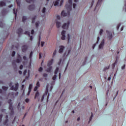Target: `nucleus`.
<instances>
[{
	"label": "nucleus",
	"instance_id": "1",
	"mask_svg": "<svg viewBox=\"0 0 126 126\" xmlns=\"http://www.w3.org/2000/svg\"><path fill=\"white\" fill-rule=\"evenodd\" d=\"M71 5H72V0H69L68 3L66 4L65 8H66V11H63L61 12V15L63 17L65 16H69L70 11H71Z\"/></svg>",
	"mask_w": 126,
	"mask_h": 126
},
{
	"label": "nucleus",
	"instance_id": "2",
	"mask_svg": "<svg viewBox=\"0 0 126 126\" xmlns=\"http://www.w3.org/2000/svg\"><path fill=\"white\" fill-rule=\"evenodd\" d=\"M105 45V40L103 39L98 45V50H103Z\"/></svg>",
	"mask_w": 126,
	"mask_h": 126
},
{
	"label": "nucleus",
	"instance_id": "3",
	"mask_svg": "<svg viewBox=\"0 0 126 126\" xmlns=\"http://www.w3.org/2000/svg\"><path fill=\"white\" fill-rule=\"evenodd\" d=\"M8 103L9 104V109L11 111V114H13V107H12V103H11V99H9L8 101Z\"/></svg>",
	"mask_w": 126,
	"mask_h": 126
},
{
	"label": "nucleus",
	"instance_id": "4",
	"mask_svg": "<svg viewBox=\"0 0 126 126\" xmlns=\"http://www.w3.org/2000/svg\"><path fill=\"white\" fill-rule=\"evenodd\" d=\"M70 23L69 22H67V23H65L63 24V25L62 26V28L63 29H68V27L69 26Z\"/></svg>",
	"mask_w": 126,
	"mask_h": 126
},
{
	"label": "nucleus",
	"instance_id": "5",
	"mask_svg": "<svg viewBox=\"0 0 126 126\" xmlns=\"http://www.w3.org/2000/svg\"><path fill=\"white\" fill-rule=\"evenodd\" d=\"M48 89H49V88L48 87V86H47L46 91H45V94H43V95L41 97V102H43L45 97H47V95H48Z\"/></svg>",
	"mask_w": 126,
	"mask_h": 126
},
{
	"label": "nucleus",
	"instance_id": "6",
	"mask_svg": "<svg viewBox=\"0 0 126 126\" xmlns=\"http://www.w3.org/2000/svg\"><path fill=\"white\" fill-rule=\"evenodd\" d=\"M65 34H66V32L65 31H63L61 32V39L65 40Z\"/></svg>",
	"mask_w": 126,
	"mask_h": 126
},
{
	"label": "nucleus",
	"instance_id": "7",
	"mask_svg": "<svg viewBox=\"0 0 126 126\" xmlns=\"http://www.w3.org/2000/svg\"><path fill=\"white\" fill-rule=\"evenodd\" d=\"M18 83H16L15 85V87L12 86L10 88L11 90H14L15 91H17V89H18V86H19Z\"/></svg>",
	"mask_w": 126,
	"mask_h": 126
},
{
	"label": "nucleus",
	"instance_id": "8",
	"mask_svg": "<svg viewBox=\"0 0 126 126\" xmlns=\"http://www.w3.org/2000/svg\"><path fill=\"white\" fill-rule=\"evenodd\" d=\"M59 71V67H57L55 71V75L53 76V77L52 78V79L53 80H56V79H57V75L56 74H58V72Z\"/></svg>",
	"mask_w": 126,
	"mask_h": 126
},
{
	"label": "nucleus",
	"instance_id": "9",
	"mask_svg": "<svg viewBox=\"0 0 126 126\" xmlns=\"http://www.w3.org/2000/svg\"><path fill=\"white\" fill-rule=\"evenodd\" d=\"M41 86V85L40 84V82L39 81H37L36 84V86L34 87L33 89V91H37V90L39 87Z\"/></svg>",
	"mask_w": 126,
	"mask_h": 126
},
{
	"label": "nucleus",
	"instance_id": "10",
	"mask_svg": "<svg viewBox=\"0 0 126 126\" xmlns=\"http://www.w3.org/2000/svg\"><path fill=\"white\" fill-rule=\"evenodd\" d=\"M106 33L108 34V37L109 40H112L113 38V34H112V33H110V32L108 31H106Z\"/></svg>",
	"mask_w": 126,
	"mask_h": 126
},
{
	"label": "nucleus",
	"instance_id": "11",
	"mask_svg": "<svg viewBox=\"0 0 126 126\" xmlns=\"http://www.w3.org/2000/svg\"><path fill=\"white\" fill-rule=\"evenodd\" d=\"M64 50V46L62 45L60 46V49L59 50V53L60 54H63V50Z\"/></svg>",
	"mask_w": 126,
	"mask_h": 126
},
{
	"label": "nucleus",
	"instance_id": "12",
	"mask_svg": "<svg viewBox=\"0 0 126 126\" xmlns=\"http://www.w3.org/2000/svg\"><path fill=\"white\" fill-rule=\"evenodd\" d=\"M99 41H100V37L98 36L97 38V40L95 43H94L93 46V49L94 50L95 49V47H96V45L98 43H99Z\"/></svg>",
	"mask_w": 126,
	"mask_h": 126
},
{
	"label": "nucleus",
	"instance_id": "13",
	"mask_svg": "<svg viewBox=\"0 0 126 126\" xmlns=\"http://www.w3.org/2000/svg\"><path fill=\"white\" fill-rule=\"evenodd\" d=\"M57 28H60L62 26V23L56 20V21Z\"/></svg>",
	"mask_w": 126,
	"mask_h": 126
},
{
	"label": "nucleus",
	"instance_id": "14",
	"mask_svg": "<svg viewBox=\"0 0 126 126\" xmlns=\"http://www.w3.org/2000/svg\"><path fill=\"white\" fill-rule=\"evenodd\" d=\"M53 63H54V59H52L48 62L47 66H51L53 64Z\"/></svg>",
	"mask_w": 126,
	"mask_h": 126
},
{
	"label": "nucleus",
	"instance_id": "15",
	"mask_svg": "<svg viewBox=\"0 0 126 126\" xmlns=\"http://www.w3.org/2000/svg\"><path fill=\"white\" fill-rule=\"evenodd\" d=\"M22 50L23 53H25V52H26V50H27V46L26 45L23 46L22 47Z\"/></svg>",
	"mask_w": 126,
	"mask_h": 126
},
{
	"label": "nucleus",
	"instance_id": "16",
	"mask_svg": "<svg viewBox=\"0 0 126 126\" xmlns=\"http://www.w3.org/2000/svg\"><path fill=\"white\" fill-rule=\"evenodd\" d=\"M28 9L29 10H33V9H35V5H31L29 6Z\"/></svg>",
	"mask_w": 126,
	"mask_h": 126
},
{
	"label": "nucleus",
	"instance_id": "17",
	"mask_svg": "<svg viewBox=\"0 0 126 126\" xmlns=\"http://www.w3.org/2000/svg\"><path fill=\"white\" fill-rule=\"evenodd\" d=\"M48 68H47V69L46 70V71L47 72H52V69H53V66H48Z\"/></svg>",
	"mask_w": 126,
	"mask_h": 126
},
{
	"label": "nucleus",
	"instance_id": "18",
	"mask_svg": "<svg viewBox=\"0 0 126 126\" xmlns=\"http://www.w3.org/2000/svg\"><path fill=\"white\" fill-rule=\"evenodd\" d=\"M37 19H38V17L37 16H34L32 18V23H34L35 22V20H37Z\"/></svg>",
	"mask_w": 126,
	"mask_h": 126
},
{
	"label": "nucleus",
	"instance_id": "19",
	"mask_svg": "<svg viewBox=\"0 0 126 126\" xmlns=\"http://www.w3.org/2000/svg\"><path fill=\"white\" fill-rule=\"evenodd\" d=\"M9 98H11V99H13L14 98V95L13 94V93H10L8 94Z\"/></svg>",
	"mask_w": 126,
	"mask_h": 126
},
{
	"label": "nucleus",
	"instance_id": "20",
	"mask_svg": "<svg viewBox=\"0 0 126 126\" xmlns=\"http://www.w3.org/2000/svg\"><path fill=\"white\" fill-rule=\"evenodd\" d=\"M21 62V57H20V55H18V59L17 60L16 63H19Z\"/></svg>",
	"mask_w": 126,
	"mask_h": 126
},
{
	"label": "nucleus",
	"instance_id": "21",
	"mask_svg": "<svg viewBox=\"0 0 126 126\" xmlns=\"http://www.w3.org/2000/svg\"><path fill=\"white\" fill-rule=\"evenodd\" d=\"M40 96V93L39 92H36L35 93V96H34V99H36V98H38Z\"/></svg>",
	"mask_w": 126,
	"mask_h": 126
},
{
	"label": "nucleus",
	"instance_id": "22",
	"mask_svg": "<svg viewBox=\"0 0 126 126\" xmlns=\"http://www.w3.org/2000/svg\"><path fill=\"white\" fill-rule=\"evenodd\" d=\"M57 56V50H55L52 55V58H55Z\"/></svg>",
	"mask_w": 126,
	"mask_h": 126
},
{
	"label": "nucleus",
	"instance_id": "23",
	"mask_svg": "<svg viewBox=\"0 0 126 126\" xmlns=\"http://www.w3.org/2000/svg\"><path fill=\"white\" fill-rule=\"evenodd\" d=\"M59 1H60V0H56L55 2H54V6H57V5H58L59 3Z\"/></svg>",
	"mask_w": 126,
	"mask_h": 126
},
{
	"label": "nucleus",
	"instance_id": "24",
	"mask_svg": "<svg viewBox=\"0 0 126 126\" xmlns=\"http://www.w3.org/2000/svg\"><path fill=\"white\" fill-rule=\"evenodd\" d=\"M6 119H8V116L6 115ZM6 120L4 122V125H6V124H7V123H8V120Z\"/></svg>",
	"mask_w": 126,
	"mask_h": 126
},
{
	"label": "nucleus",
	"instance_id": "25",
	"mask_svg": "<svg viewBox=\"0 0 126 126\" xmlns=\"http://www.w3.org/2000/svg\"><path fill=\"white\" fill-rule=\"evenodd\" d=\"M5 5V3L3 1H0V6H3Z\"/></svg>",
	"mask_w": 126,
	"mask_h": 126
},
{
	"label": "nucleus",
	"instance_id": "26",
	"mask_svg": "<svg viewBox=\"0 0 126 126\" xmlns=\"http://www.w3.org/2000/svg\"><path fill=\"white\" fill-rule=\"evenodd\" d=\"M67 39L68 43H69V41L70 40V34H67Z\"/></svg>",
	"mask_w": 126,
	"mask_h": 126
},
{
	"label": "nucleus",
	"instance_id": "27",
	"mask_svg": "<svg viewBox=\"0 0 126 126\" xmlns=\"http://www.w3.org/2000/svg\"><path fill=\"white\" fill-rule=\"evenodd\" d=\"M41 12H42L44 14H45V13H46V8L45 7H43L41 10Z\"/></svg>",
	"mask_w": 126,
	"mask_h": 126
},
{
	"label": "nucleus",
	"instance_id": "28",
	"mask_svg": "<svg viewBox=\"0 0 126 126\" xmlns=\"http://www.w3.org/2000/svg\"><path fill=\"white\" fill-rule=\"evenodd\" d=\"M39 25H40V22H36L35 23V27H36V28H38V27H39Z\"/></svg>",
	"mask_w": 126,
	"mask_h": 126
},
{
	"label": "nucleus",
	"instance_id": "29",
	"mask_svg": "<svg viewBox=\"0 0 126 126\" xmlns=\"http://www.w3.org/2000/svg\"><path fill=\"white\" fill-rule=\"evenodd\" d=\"M18 34H21V33H22V29H19L18 30V32H17Z\"/></svg>",
	"mask_w": 126,
	"mask_h": 126
},
{
	"label": "nucleus",
	"instance_id": "30",
	"mask_svg": "<svg viewBox=\"0 0 126 126\" xmlns=\"http://www.w3.org/2000/svg\"><path fill=\"white\" fill-rule=\"evenodd\" d=\"M32 87H33V85L30 84L29 87V91H31V90L32 89Z\"/></svg>",
	"mask_w": 126,
	"mask_h": 126
},
{
	"label": "nucleus",
	"instance_id": "31",
	"mask_svg": "<svg viewBox=\"0 0 126 126\" xmlns=\"http://www.w3.org/2000/svg\"><path fill=\"white\" fill-rule=\"evenodd\" d=\"M92 118H93V113H92V115L89 119V123H90V122H91V121L92 120Z\"/></svg>",
	"mask_w": 126,
	"mask_h": 126
},
{
	"label": "nucleus",
	"instance_id": "32",
	"mask_svg": "<svg viewBox=\"0 0 126 126\" xmlns=\"http://www.w3.org/2000/svg\"><path fill=\"white\" fill-rule=\"evenodd\" d=\"M109 68H110V66H107L104 67V68L103 69V70H104V71H106V70H107V69H109Z\"/></svg>",
	"mask_w": 126,
	"mask_h": 126
},
{
	"label": "nucleus",
	"instance_id": "33",
	"mask_svg": "<svg viewBox=\"0 0 126 126\" xmlns=\"http://www.w3.org/2000/svg\"><path fill=\"white\" fill-rule=\"evenodd\" d=\"M67 52V55H68L69 54H70V52H71V48L68 49Z\"/></svg>",
	"mask_w": 126,
	"mask_h": 126
},
{
	"label": "nucleus",
	"instance_id": "34",
	"mask_svg": "<svg viewBox=\"0 0 126 126\" xmlns=\"http://www.w3.org/2000/svg\"><path fill=\"white\" fill-rule=\"evenodd\" d=\"M2 89L4 90V91H5L8 89V87H2Z\"/></svg>",
	"mask_w": 126,
	"mask_h": 126
},
{
	"label": "nucleus",
	"instance_id": "35",
	"mask_svg": "<svg viewBox=\"0 0 126 126\" xmlns=\"http://www.w3.org/2000/svg\"><path fill=\"white\" fill-rule=\"evenodd\" d=\"M13 11V13H14V14L15 15V18H16V13H17V12L15 11V9H14Z\"/></svg>",
	"mask_w": 126,
	"mask_h": 126
},
{
	"label": "nucleus",
	"instance_id": "36",
	"mask_svg": "<svg viewBox=\"0 0 126 126\" xmlns=\"http://www.w3.org/2000/svg\"><path fill=\"white\" fill-rule=\"evenodd\" d=\"M16 2H17V3L18 4V6H20V0H16Z\"/></svg>",
	"mask_w": 126,
	"mask_h": 126
},
{
	"label": "nucleus",
	"instance_id": "37",
	"mask_svg": "<svg viewBox=\"0 0 126 126\" xmlns=\"http://www.w3.org/2000/svg\"><path fill=\"white\" fill-rule=\"evenodd\" d=\"M25 34L26 35H28V36H29V37H30V32H25Z\"/></svg>",
	"mask_w": 126,
	"mask_h": 126
},
{
	"label": "nucleus",
	"instance_id": "38",
	"mask_svg": "<svg viewBox=\"0 0 126 126\" xmlns=\"http://www.w3.org/2000/svg\"><path fill=\"white\" fill-rule=\"evenodd\" d=\"M26 19H27V18L25 16L23 17V22H25V20H26Z\"/></svg>",
	"mask_w": 126,
	"mask_h": 126
},
{
	"label": "nucleus",
	"instance_id": "39",
	"mask_svg": "<svg viewBox=\"0 0 126 126\" xmlns=\"http://www.w3.org/2000/svg\"><path fill=\"white\" fill-rule=\"evenodd\" d=\"M33 56V52H31L30 55V59H32V56Z\"/></svg>",
	"mask_w": 126,
	"mask_h": 126
},
{
	"label": "nucleus",
	"instance_id": "40",
	"mask_svg": "<svg viewBox=\"0 0 126 126\" xmlns=\"http://www.w3.org/2000/svg\"><path fill=\"white\" fill-rule=\"evenodd\" d=\"M44 45H45V42L42 41V42H41V47H44Z\"/></svg>",
	"mask_w": 126,
	"mask_h": 126
},
{
	"label": "nucleus",
	"instance_id": "41",
	"mask_svg": "<svg viewBox=\"0 0 126 126\" xmlns=\"http://www.w3.org/2000/svg\"><path fill=\"white\" fill-rule=\"evenodd\" d=\"M42 70H43V68L42 67H40L38 69V71L41 72Z\"/></svg>",
	"mask_w": 126,
	"mask_h": 126
},
{
	"label": "nucleus",
	"instance_id": "42",
	"mask_svg": "<svg viewBox=\"0 0 126 126\" xmlns=\"http://www.w3.org/2000/svg\"><path fill=\"white\" fill-rule=\"evenodd\" d=\"M99 34L100 35H102V34H103V30L102 29L100 30L99 32Z\"/></svg>",
	"mask_w": 126,
	"mask_h": 126
},
{
	"label": "nucleus",
	"instance_id": "43",
	"mask_svg": "<svg viewBox=\"0 0 126 126\" xmlns=\"http://www.w3.org/2000/svg\"><path fill=\"white\" fill-rule=\"evenodd\" d=\"M15 56V51H13L12 54V57H14Z\"/></svg>",
	"mask_w": 126,
	"mask_h": 126
},
{
	"label": "nucleus",
	"instance_id": "44",
	"mask_svg": "<svg viewBox=\"0 0 126 126\" xmlns=\"http://www.w3.org/2000/svg\"><path fill=\"white\" fill-rule=\"evenodd\" d=\"M121 26V24H119L117 26V30H119V29L120 28V27Z\"/></svg>",
	"mask_w": 126,
	"mask_h": 126
},
{
	"label": "nucleus",
	"instance_id": "45",
	"mask_svg": "<svg viewBox=\"0 0 126 126\" xmlns=\"http://www.w3.org/2000/svg\"><path fill=\"white\" fill-rule=\"evenodd\" d=\"M26 73H27V70H25L24 72H23L24 75H25L26 74Z\"/></svg>",
	"mask_w": 126,
	"mask_h": 126
},
{
	"label": "nucleus",
	"instance_id": "46",
	"mask_svg": "<svg viewBox=\"0 0 126 126\" xmlns=\"http://www.w3.org/2000/svg\"><path fill=\"white\" fill-rule=\"evenodd\" d=\"M100 1H102V0H98L96 6H97V5H99V4L100 3Z\"/></svg>",
	"mask_w": 126,
	"mask_h": 126
},
{
	"label": "nucleus",
	"instance_id": "47",
	"mask_svg": "<svg viewBox=\"0 0 126 126\" xmlns=\"http://www.w3.org/2000/svg\"><path fill=\"white\" fill-rule=\"evenodd\" d=\"M125 67H126V64H124L121 67L122 69H125Z\"/></svg>",
	"mask_w": 126,
	"mask_h": 126
},
{
	"label": "nucleus",
	"instance_id": "48",
	"mask_svg": "<svg viewBox=\"0 0 126 126\" xmlns=\"http://www.w3.org/2000/svg\"><path fill=\"white\" fill-rule=\"evenodd\" d=\"M76 7V3H73V8H75Z\"/></svg>",
	"mask_w": 126,
	"mask_h": 126
},
{
	"label": "nucleus",
	"instance_id": "49",
	"mask_svg": "<svg viewBox=\"0 0 126 126\" xmlns=\"http://www.w3.org/2000/svg\"><path fill=\"white\" fill-rule=\"evenodd\" d=\"M33 0H26V1H27V2H32Z\"/></svg>",
	"mask_w": 126,
	"mask_h": 126
},
{
	"label": "nucleus",
	"instance_id": "50",
	"mask_svg": "<svg viewBox=\"0 0 126 126\" xmlns=\"http://www.w3.org/2000/svg\"><path fill=\"white\" fill-rule=\"evenodd\" d=\"M57 19H58V20H60L61 19V16L58 15L57 16Z\"/></svg>",
	"mask_w": 126,
	"mask_h": 126
},
{
	"label": "nucleus",
	"instance_id": "51",
	"mask_svg": "<svg viewBox=\"0 0 126 126\" xmlns=\"http://www.w3.org/2000/svg\"><path fill=\"white\" fill-rule=\"evenodd\" d=\"M43 76H44V77H47L48 76V74H46V73H44V74H43Z\"/></svg>",
	"mask_w": 126,
	"mask_h": 126
},
{
	"label": "nucleus",
	"instance_id": "52",
	"mask_svg": "<svg viewBox=\"0 0 126 126\" xmlns=\"http://www.w3.org/2000/svg\"><path fill=\"white\" fill-rule=\"evenodd\" d=\"M23 59L25 60V61H26L27 60V58L26 57V56H24L23 57Z\"/></svg>",
	"mask_w": 126,
	"mask_h": 126
},
{
	"label": "nucleus",
	"instance_id": "53",
	"mask_svg": "<svg viewBox=\"0 0 126 126\" xmlns=\"http://www.w3.org/2000/svg\"><path fill=\"white\" fill-rule=\"evenodd\" d=\"M31 92V91H29V90L28 93V94H27L28 96H29V95H30Z\"/></svg>",
	"mask_w": 126,
	"mask_h": 126
},
{
	"label": "nucleus",
	"instance_id": "54",
	"mask_svg": "<svg viewBox=\"0 0 126 126\" xmlns=\"http://www.w3.org/2000/svg\"><path fill=\"white\" fill-rule=\"evenodd\" d=\"M31 34L32 35H33L34 34V30H32Z\"/></svg>",
	"mask_w": 126,
	"mask_h": 126
},
{
	"label": "nucleus",
	"instance_id": "55",
	"mask_svg": "<svg viewBox=\"0 0 126 126\" xmlns=\"http://www.w3.org/2000/svg\"><path fill=\"white\" fill-rule=\"evenodd\" d=\"M2 118V115H0V123L1 122V118Z\"/></svg>",
	"mask_w": 126,
	"mask_h": 126
},
{
	"label": "nucleus",
	"instance_id": "56",
	"mask_svg": "<svg viewBox=\"0 0 126 126\" xmlns=\"http://www.w3.org/2000/svg\"><path fill=\"white\" fill-rule=\"evenodd\" d=\"M63 0H62L61 1V2H60V4H61V5H62V4H63Z\"/></svg>",
	"mask_w": 126,
	"mask_h": 126
},
{
	"label": "nucleus",
	"instance_id": "57",
	"mask_svg": "<svg viewBox=\"0 0 126 126\" xmlns=\"http://www.w3.org/2000/svg\"><path fill=\"white\" fill-rule=\"evenodd\" d=\"M20 107V103H19L18 105V110H19Z\"/></svg>",
	"mask_w": 126,
	"mask_h": 126
},
{
	"label": "nucleus",
	"instance_id": "58",
	"mask_svg": "<svg viewBox=\"0 0 126 126\" xmlns=\"http://www.w3.org/2000/svg\"><path fill=\"white\" fill-rule=\"evenodd\" d=\"M20 68L21 69H22V68H23V65H21L20 66Z\"/></svg>",
	"mask_w": 126,
	"mask_h": 126
},
{
	"label": "nucleus",
	"instance_id": "59",
	"mask_svg": "<svg viewBox=\"0 0 126 126\" xmlns=\"http://www.w3.org/2000/svg\"><path fill=\"white\" fill-rule=\"evenodd\" d=\"M26 102L27 103H28V102H29V99L27 98V99H26Z\"/></svg>",
	"mask_w": 126,
	"mask_h": 126
},
{
	"label": "nucleus",
	"instance_id": "60",
	"mask_svg": "<svg viewBox=\"0 0 126 126\" xmlns=\"http://www.w3.org/2000/svg\"><path fill=\"white\" fill-rule=\"evenodd\" d=\"M91 4H92V6L94 4V0H92Z\"/></svg>",
	"mask_w": 126,
	"mask_h": 126
},
{
	"label": "nucleus",
	"instance_id": "61",
	"mask_svg": "<svg viewBox=\"0 0 126 126\" xmlns=\"http://www.w3.org/2000/svg\"><path fill=\"white\" fill-rule=\"evenodd\" d=\"M30 40H31V41H32L33 40V36H31Z\"/></svg>",
	"mask_w": 126,
	"mask_h": 126
},
{
	"label": "nucleus",
	"instance_id": "62",
	"mask_svg": "<svg viewBox=\"0 0 126 126\" xmlns=\"http://www.w3.org/2000/svg\"><path fill=\"white\" fill-rule=\"evenodd\" d=\"M42 53H39V59H41L42 58Z\"/></svg>",
	"mask_w": 126,
	"mask_h": 126
},
{
	"label": "nucleus",
	"instance_id": "63",
	"mask_svg": "<svg viewBox=\"0 0 126 126\" xmlns=\"http://www.w3.org/2000/svg\"><path fill=\"white\" fill-rule=\"evenodd\" d=\"M19 74H22V71H19Z\"/></svg>",
	"mask_w": 126,
	"mask_h": 126
},
{
	"label": "nucleus",
	"instance_id": "64",
	"mask_svg": "<svg viewBox=\"0 0 126 126\" xmlns=\"http://www.w3.org/2000/svg\"><path fill=\"white\" fill-rule=\"evenodd\" d=\"M23 88H24V85H22V89L23 90Z\"/></svg>",
	"mask_w": 126,
	"mask_h": 126
}]
</instances>
